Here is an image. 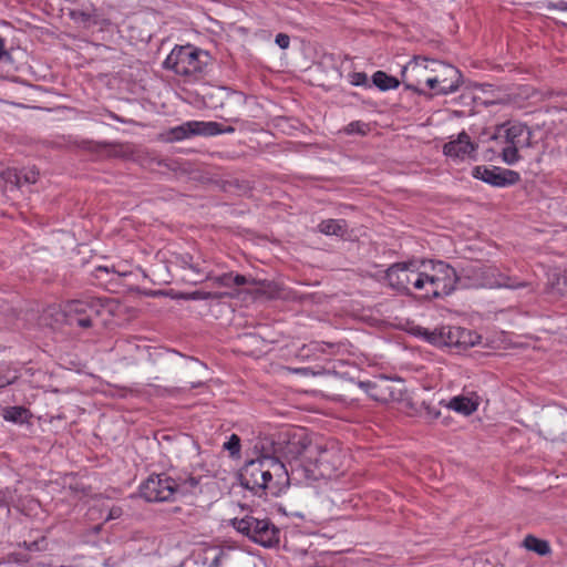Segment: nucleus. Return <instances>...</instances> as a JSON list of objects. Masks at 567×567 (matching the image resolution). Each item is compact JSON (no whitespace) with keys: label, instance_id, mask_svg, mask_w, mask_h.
<instances>
[{"label":"nucleus","instance_id":"27","mask_svg":"<svg viewBox=\"0 0 567 567\" xmlns=\"http://www.w3.org/2000/svg\"><path fill=\"white\" fill-rule=\"evenodd\" d=\"M498 288L505 287V288H519L525 286L522 281H516L511 279L509 277H505L502 275H498V281H497Z\"/></svg>","mask_w":567,"mask_h":567},{"label":"nucleus","instance_id":"29","mask_svg":"<svg viewBox=\"0 0 567 567\" xmlns=\"http://www.w3.org/2000/svg\"><path fill=\"white\" fill-rule=\"evenodd\" d=\"M368 82V76L365 73L355 72L351 75V83L355 86L365 85Z\"/></svg>","mask_w":567,"mask_h":567},{"label":"nucleus","instance_id":"30","mask_svg":"<svg viewBox=\"0 0 567 567\" xmlns=\"http://www.w3.org/2000/svg\"><path fill=\"white\" fill-rule=\"evenodd\" d=\"M276 44L281 49H287L290 44V39L287 34L279 33L275 39Z\"/></svg>","mask_w":567,"mask_h":567},{"label":"nucleus","instance_id":"13","mask_svg":"<svg viewBox=\"0 0 567 567\" xmlns=\"http://www.w3.org/2000/svg\"><path fill=\"white\" fill-rule=\"evenodd\" d=\"M474 152V145L472 144L470 136L462 132L456 138L451 140L444 145V154L455 159H465L471 157Z\"/></svg>","mask_w":567,"mask_h":567},{"label":"nucleus","instance_id":"39","mask_svg":"<svg viewBox=\"0 0 567 567\" xmlns=\"http://www.w3.org/2000/svg\"><path fill=\"white\" fill-rule=\"evenodd\" d=\"M442 423H443V424H445V425H447V417H444V419L442 420Z\"/></svg>","mask_w":567,"mask_h":567},{"label":"nucleus","instance_id":"3","mask_svg":"<svg viewBox=\"0 0 567 567\" xmlns=\"http://www.w3.org/2000/svg\"><path fill=\"white\" fill-rule=\"evenodd\" d=\"M240 482L255 494L268 491L278 495L288 484V471L278 458L264 455L245 464Z\"/></svg>","mask_w":567,"mask_h":567},{"label":"nucleus","instance_id":"23","mask_svg":"<svg viewBox=\"0 0 567 567\" xmlns=\"http://www.w3.org/2000/svg\"><path fill=\"white\" fill-rule=\"evenodd\" d=\"M523 147H516V146L506 144V146L502 150V154H501L502 159L508 165H513V164L517 163L520 159L518 152Z\"/></svg>","mask_w":567,"mask_h":567},{"label":"nucleus","instance_id":"35","mask_svg":"<svg viewBox=\"0 0 567 567\" xmlns=\"http://www.w3.org/2000/svg\"><path fill=\"white\" fill-rule=\"evenodd\" d=\"M39 173L34 169H30L24 174V179L28 183H35L38 178Z\"/></svg>","mask_w":567,"mask_h":567},{"label":"nucleus","instance_id":"34","mask_svg":"<svg viewBox=\"0 0 567 567\" xmlns=\"http://www.w3.org/2000/svg\"><path fill=\"white\" fill-rule=\"evenodd\" d=\"M226 557V553L223 550H219L214 559L212 560L209 567H220L224 558Z\"/></svg>","mask_w":567,"mask_h":567},{"label":"nucleus","instance_id":"24","mask_svg":"<svg viewBox=\"0 0 567 567\" xmlns=\"http://www.w3.org/2000/svg\"><path fill=\"white\" fill-rule=\"evenodd\" d=\"M368 130H369L368 124L360 122V121H355V122H351L350 124H348L343 131L347 134L364 135L368 132Z\"/></svg>","mask_w":567,"mask_h":567},{"label":"nucleus","instance_id":"9","mask_svg":"<svg viewBox=\"0 0 567 567\" xmlns=\"http://www.w3.org/2000/svg\"><path fill=\"white\" fill-rule=\"evenodd\" d=\"M176 481L166 475H152L140 487L141 496L147 502L175 499Z\"/></svg>","mask_w":567,"mask_h":567},{"label":"nucleus","instance_id":"1","mask_svg":"<svg viewBox=\"0 0 567 567\" xmlns=\"http://www.w3.org/2000/svg\"><path fill=\"white\" fill-rule=\"evenodd\" d=\"M285 457L292 470H300L312 481L332 480L343 473V454L339 443L303 429L288 435Z\"/></svg>","mask_w":567,"mask_h":567},{"label":"nucleus","instance_id":"14","mask_svg":"<svg viewBox=\"0 0 567 567\" xmlns=\"http://www.w3.org/2000/svg\"><path fill=\"white\" fill-rule=\"evenodd\" d=\"M530 138L532 132L522 123L511 124L505 131V143L516 147H528Z\"/></svg>","mask_w":567,"mask_h":567},{"label":"nucleus","instance_id":"21","mask_svg":"<svg viewBox=\"0 0 567 567\" xmlns=\"http://www.w3.org/2000/svg\"><path fill=\"white\" fill-rule=\"evenodd\" d=\"M473 176L493 186L496 185V173L494 169H489L485 166H476L473 169Z\"/></svg>","mask_w":567,"mask_h":567},{"label":"nucleus","instance_id":"17","mask_svg":"<svg viewBox=\"0 0 567 567\" xmlns=\"http://www.w3.org/2000/svg\"><path fill=\"white\" fill-rule=\"evenodd\" d=\"M319 230L326 235L343 236L347 224L343 219H328L319 224Z\"/></svg>","mask_w":567,"mask_h":567},{"label":"nucleus","instance_id":"8","mask_svg":"<svg viewBox=\"0 0 567 567\" xmlns=\"http://www.w3.org/2000/svg\"><path fill=\"white\" fill-rule=\"evenodd\" d=\"M417 270L419 260L399 262L386 270L385 279L391 288L409 293L416 289Z\"/></svg>","mask_w":567,"mask_h":567},{"label":"nucleus","instance_id":"5","mask_svg":"<svg viewBox=\"0 0 567 567\" xmlns=\"http://www.w3.org/2000/svg\"><path fill=\"white\" fill-rule=\"evenodd\" d=\"M116 308L117 305L113 300L86 298L68 302L64 312L70 324L89 328L95 320L103 324L109 323Z\"/></svg>","mask_w":567,"mask_h":567},{"label":"nucleus","instance_id":"18","mask_svg":"<svg viewBox=\"0 0 567 567\" xmlns=\"http://www.w3.org/2000/svg\"><path fill=\"white\" fill-rule=\"evenodd\" d=\"M199 482L195 477H187L176 482V488L174 491L175 498L177 496H184L187 494H195L198 489Z\"/></svg>","mask_w":567,"mask_h":567},{"label":"nucleus","instance_id":"33","mask_svg":"<svg viewBox=\"0 0 567 567\" xmlns=\"http://www.w3.org/2000/svg\"><path fill=\"white\" fill-rule=\"evenodd\" d=\"M425 416L430 420V421H435V420H439L441 417V411L437 410V409H434V408H427L426 409V412H425Z\"/></svg>","mask_w":567,"mask_h":567},{"label":"nucleus","instance_id":"22","mask_svg":"<svg viewBox=\"0 0 567 567\" xmlns=\"http://www.w3.org/2000/svg\"><path fill=\"white\" fill-rule=\"evenodd\" d=\"M220 297H221L220 293L203 291V290L185 292V293H181L178 296V298L184 299V300H207V299H217Z\"/></svg>","mask_w":567,"mask_h":567},{"label":"nucleus","instance_id":"19","mask_svg":"<svg viewBox=\"0 0 567 567\" xmlns=\"http://www.w3.org/2000/svg\"><path fill=\"white\" fill-rule=\"evenodd\" d=\"M2 416L6 421L23 423L28 420V410L22 406H11L3 410Z\"/></svg>","mask_w":567,"mask_h":567},{"label":"nucleus","instance_id":"10","mask_svg":"<svg viewBox=\"0 0 567 567\" xmlns=\"http://www.w3.org/2000/svg\"><path fill=\"white\" fill-rule=\"evenodd\" d=\"M414 333L436 347H452L461 342L464 330L451 326H442L434 330L417 327Z\"/></svg>","mask_w":567,"mask_h":567},{"label":"nucleus","instance_id":"2","mask_svg":"<svg viewBox=\"0 0 567 567\" xmlns=\"http://www.w3.org/2000/svg\"><path fill=\"white\" fill-rule=\"evenodd\" d=\"M403 80L406 81V87L415 92H423L419 86L420 79H424L425 84L434 90L436 94H450L458 89L461 73L449 64L437 61H430L425 58H416L405 65L402 70Z\"/></svg>","mask_w":567,"mask_h":567},{"label":"nucleus","instance_id":"36","mask_svg":"<svg viewBox=\"0 0 567 567\" xmlns=\"http://www.w3.org/2000/svg\"><path fill=\"white\" fill-rule=\"evenodd\" d=\"M10 55L4 49V41L0 38V61H3L6 59H9Z\"/></svg>","mask_w":567,"mask_h":567},{"label":"nucleus","instance_id":"7","mask_svg":"<svg viewBox=\"0 0 567 567\" xmlns=\"http://www.w3.org/2000/svg\"><path fill=\"white\" fill-rule=\"evenodd\" d=\"M231 525L238 533L260 546L274 547L279 543L280 532L269 519L247 515L243 518H234Z\"/></svg>","mask_w":567,"mask_h":567},{"label":"nucleus","instance_id":"25","mask_svg":"<svg viewBox=\"0 0 567 567\" xmlns=\"http://www.w3.org/2000/svg\"><path fill=\"white\" fill-rule=\"evenodd\" d=\"M224 449L229 451L231 455L238 454L240 451V440L237 435L233 434L229 440L224 444Z\"/></svg>","mask_w":567,"mask_h":567},{"label":"nucleus","instance_id":"32","mask_svg":"<svg viewBox=\"0 0 567 567\" xmlns=\"http://www.w3.org/2000/svg\"><path fill=\"white\" fill-rule=\"evenodd\" d=\"M208 123L215 125V130H214L215 132L213 133L212 136L220 134V133H233L234 132V127H231V126L221 127V125L217 122L209 121Z\"/></svg>","mask_w":567,"mask_h":567},{"label":"nucleus","instance_id":"37","mask_svg":"<svg viewBox=\"0 0 567 567\" xmlns=\"http://www.w3.org/2000/svg\"><path fill=\"white\" fill-rule=\"evenodd\" d=\"M121 516V509L120 508H112L109 515L110 519H114Z\"/></svg>","mask_w":567,"mask_h":567},{"label":"nucleus","instance_id":"26","mask_svg":"<svg viewBox=\"0 0 567 567\" xmlns=\"http://www.w3.org/2000/svg\"><path fill=\"white\" fill-rule=\"evenodd\" d=\"M219 285L228 286L229 280H233V282L236 286H241L248 282L247 278L245 276L237 275L235 277L231 276H224L217 279Z\"/></svg>","mask_w":567,"mask_h":567},{"label":"nucleus","instance_id":"20","mask_svg":"<svg viewBox=\"0 0 567 567\" xmlns=\"http://www.w3.org/2000/svg\"><path fill=\"white\" fill-rule=\"evenodd\" d=\"M520 179L519 173L498 167V187L511 186Z\"/></svg>","mask_w":567,"mask_h":567},{"label":"nucleus","instance_id":"4","mask_svg":"<svg viewBox=\"0 0 567 567\" xmlns=\"http://www.w3.org/2000/svg\"><path fill=\"white\" fill-rule=\"evenodd\" d=\"M454 268L442 260H419L415 291L423 298L433 299L450 295L456 286Z\"/></svg>","mask_w":567,"mask_h":567},{"label":"nucleus","instance_id":"11","mask_svg":"<svg viewBox=\"0 0 567 567\" xmlns=\"http://www.w3.org/2000/svg\"><path fill=\"white\" fill-rule=\"evenodd\" d=\"M215 125L203 121H189L171 128L167 132V141H182L194 135L212 136L215 132Z\"/></svg>","mask_w":567,"mask_h":567},{"label":"nucleus","instance_id":"31","mask_svg":"<svg viewBox=\"0 0 567 567\" xmlns=\"http://www.w3.org/2000/svg\"><path fill=\"white\" fill-rule=\"evenodd\" d=\"M546 8L548 10H559V11H567V1L559 0L557 2H547Z\"/></svg>","mask_w":567,"mask_h":567},{"label":"nucleus","instance_id":"15","mask_svg":"<svg viewBox=\"0 0 567 567\" xmlns=\"http://www.w3.org/2000/svg\"><path fill=\"white\" fill-rule=\"evenodd\" d=\"M523 546L530 551L538 554L539 556H547L551 553L550 545L547 540L540 539L534 535L525 536Z\"/></svg>","mask_w":567,"mask_h":567},{"label":"nucleus","instance_id":"16","mask_svg":"<svg viewBox=\"0 0 567 567\" xmlns=\"http://www.w3.org/2000/svg\"><path fill=\"white\" fill-rule=\"evenodd\" d=\"M373 84L381 91H389L399 87L400 82L396 78L388 75L383 71H377L372 75Z\"/></svg>","mask_w":567,"mask_h":567},{"label":"nucleus","instance_id":"38","mask_svg":"<svg viewBox=\"0 0 567 567\" xmlns=\"http://www.w3.org/2000/svg\"><path fill=\"white\" fill-rule=\"evenodd\" d=\"M9 382L0 378V389L6 386Z\"/></svg>","mask_w":567,"mask_h":567},{"label":"nucleus","instance_id":"12","mask_svg":"<svg viewBox=\"0 0 567 567\" xmlns=\"http://www.w3.org/2000/svg\"><path fill=\"white\" fill-rule=\"evenodd\" d=\"M440 405L463 416H470L478 409L480 398L473 392L462 393L449 400H441Z\"/></svg>","mask_w":567,"mask_h":567},{"label":"nucleus","instance_id":"28","mask_svg":"<svg viewBox=\"0 0 567 567\" xmlns=\"http://www.w3.org/2000/svg\"><path fill=\"white\" fill-rule=\"evenodd\" d=\"M556 288L561 296H567V271L557 278Z\"/></svg>","mask_w":567,"mask_h":567},{"label":"nucleus","instance_id":"6","mask_svg":"<svg viewBox=\"0 0 567 567\" xmlns=\"http://www.w3.org/2000/svg\"><path fill=\"white\" fill-rule=\"evenodd\" d=\"M206 52L193 45L176 47L164 61V66L178 75L192 76L203 72Z\"/></svg>","mask_w":567,"mask_h":567}]
</instances>
